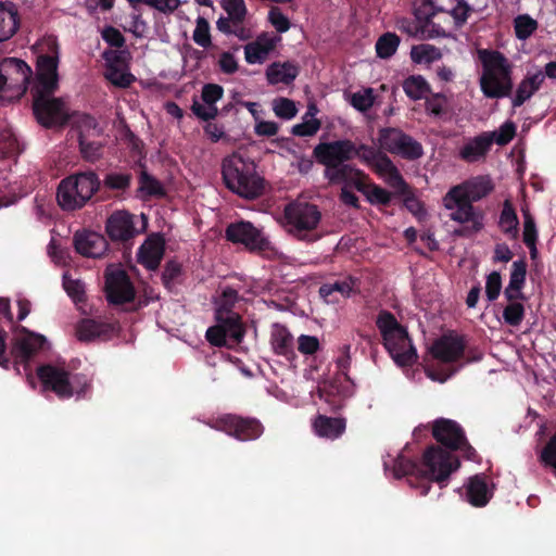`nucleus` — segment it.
<instances>
[{"mask_svg": "<svg viewBox=\"0 0 556 556\" xmlns=\"http://www.w3.org/2000/svg\"><path fill=\"white\" fill-rule=\"evenodd\" d=\"M63 287L66 293L75 301H85V286L80 280L71 279L64 276Z\"/></svg>", "mask_w": 556, "mask_h": 556, "instance_id": "60", "label": "nucleus"}, {"mask_svg": "<svg viewBox=\"0 0 556 556\" xmlns=\"http://www.w3.org/2000/svg\"><path fill=\"white\" fill-rule=\"evenodd\" d=\"M212 429L225 432L238 441H253L264 432V426L255 417L225 414L208 422Z\"/></svg>", "mask_w": 556, "mask_h": 556, "instance_id": "13", "label": "nucleus"}, {"mask_svg": "<svg viewBox=\"0 0 556 556\" xmlns=\"http://www.w3.org/2000/svg\"><path fill=\"white\" fill-rule=\"evenodd\" d=\"M523 215V242L526 245H532L538 240V230L535 222L528 208H522Z\"/></svg>", "mask_w": 556, "mask_h": 556, "instance_id": "55", "label": "nucleus"}, {"mask_svg": "<svg viewBox=\"0 0 556 556\" xmlns=\"http://www.w3.org/2000/svg\"><path fill=\"white\" fill-rule=\"evenodd\" d=\"M225 238L235 244H243L249 251H266L269 248V241L263 232L247 220L229 224L225 229Z\"/></svg>", "mask_w": 556, "mask_h": 556, "instance_id": "18", "label": "nucleus"}, {"mask_svg": "<svg viewBox=\"0 0 556 556\" xmlns=\"http://www.w3.org/2000/svg\"><path fill=\"white\" fill-rule=\"evenodd\" d=\"M224 96V88L217 84H205L202 88L201 98L206 105L216 104Z\"/></svg>", "mask_w": 556, "mask_h": 556, "instance_id": "63", "label": "nucleus"}, {"mask_svg": "<svg viewBox=\"0 0 556 556\" xmlns=\"http://www.w3.org/2000/svg\"><path fill=\"white\" fill-rule=\"evenodd\" d=\"M466 496L472 506H485L492 497V492L488 486L485 477L476 475L469 478L466 485Z\"/></svg>", "mask_w": 556, "mask_h": 556, "instance_id": "29", "label": "nucleus"}, {"mask_svg": "<svg viewBox=\"0 0 556 556\" xmlns=\"http://www.w3.org/2000/svg\"><path fill=\"white\" fill-rule=\"evenodd\" d=\"M367 200L374 205L388 206L392 200V193L387 189L372 184L369 186V190L366 192Z\"/></svg>", "mask_w": 556, "mask_h": 556, "instance_id": "53", "label": "nucleus"}, {"mask_svg": "<svg viewBox=\"0 0 556 556\" xmlns=\"http://www.w3.org/2000/svg\"><path fill=\"white\" fill-rule=\"evenodd\" d=\"M285 218L289 233L296 239L315 242L320 238L316 232L321 220V213L317 205L302 201L289 203L285 207Z\"/></svg>", "mask_w": 556, "mask_h": 556, "instance_id": "9", "label": "nucleus"}, {"mask_svg": "<svg viewBox=\"0 0 556 556\" xmlns=\"http://www.w3.org/2000/svg\"><path fill=\"white\" fill-rule=\"evenodd\" d=\"M165 242L161 236L148 238L139 248L138 261L149 270H155L164 256Z\"/></svg>", "mask_w": 556, "mask_h": 556, "instance_id": "23", "label": "nucleus"}, {"mask_svg": "<svg viewBox=\"0 0 556 556\" xmlns=\"http://www.w3.org/2000/svg\"><path fill=\"white\" fill-rule=\"evenodd\" d=\"M465 350V338L454 331L442 334L434 340L429 349L433 358L445 364L459 361L464 356Z\"/></svg>", "mask_w": 556, "mask_h": 556, "instance_id": "19", "label": "nucleus"}, {"mask_svg": "<svg viewBox=\"0 0 556 556\" xmlns=\"http://www.w3.org/2000/svg\"><path fill=\"white\" fill-rule=\"evenodd\" d=\"M320 121L311 118L292 127L291 134L298 137H312L320 129Z\"/></svg>", "mask_w": 556, "mask_h": 556, "instance_id": "56", "label": "nucleus"}, {"mask_svg": "<svg viewBox=\"0 0 556 556\" xmlns=\"http://www.w3.org/2000/svg\"><path fill=\"white\" fill-rule=\"evenodd\" d=\"M403 89L406 96L412 100H420L430 92V86L420 75H413L403 81Z\"/></svg>", "mask_w": 556, "mask_h": 556, "instance_id": "39", "label": "nucleus"}, {"mask_svg": "<svg viewBox=\"0 0 556 556\" xmlns=\"http://www.w3.org/2000/svg\"><path fill=\"white\" fill-rule=\"evenodd\" d=\"M14 337L11 340L10 354L7 353L8 332L0 330V367L9 370L12 366L21 374V366L25 374L30 372V362L47 343L45 336L30 331L24 326H14Z\"/></svg>", "mask_w": 556, "mask_h": 556, "instance_id": "4", "label": "nucleus"}, {"mask_svg": "<svg viewBox=\"0 0 556 556\" xmlns=\"http://www.w3.org/2000/svg\"><path fill=\"white\" fill-rule=\"evenodd\" d=\"M401 39L395 33L381 35L376 42V53L380 59L391 58L397 50Z\"/></svg>", "mask_w": 556, "mask_h": 556, "instance_id": "40", "label": "nucleus"}, {"mask_svg": "<svg viewBox=\"0 0 556 556\" xmlns=\"http://www.w3.org/2000/svg\"><path fill=\"white\" fill-rule=\"evenodd\" d=\"M339 351L340 355L336 361L338 371L345 378L346 381H350L349 370L352 362L351 344H343Z\"/></svg>", "mask_w": 556, "mask_h": 556, "instance_id": "59", "label": "nucleus"}, {"mask_svg": "<svg viewBox=\"0 0 556 556\" xmlns=\"http://www.w3.org/2000/svg\"><path fill=\"white\" fill-rule=\"evenodd\" d=\"M525 317V307L519 302H510L503 311L504 321L513 327L519 326Z\"/></svg>", "mask_w": 556, "mask_h": 556, "instance_id": "52", "label": "nucleus"}, {"mask_svg": "<svg viewBox=\"0 0 556 556\" xmlns=\"http://www.w3.org/2000/svg\"><path fill=\"white\" fill-rule=\"evenodd\" d=\"M275 48L274 39L258 37L244 46V58L249 64H262Z\"/></svg>", "mask_w": 556, "mask_h": 556, "instance_id": "33", "label": "nucleus"}, {"mask_svg": "<svg viewBox=\"0 0 556 556\" xmlns=\"http://www.w3.org/2000/svg\"><path fill=\"white\" fill-rule=\"evenodd\" d=\"M410 58L418 64L432 63L442 58V52L439 48L432 45L421 43L412 48Z\"/></svg>", "mask_w": 556, "mask_h": 556, "instance_id": "41", "label": "nucleus"}, {"mask_svg": "<svg viewBox=\"0 0 556 556\" xmlns=\"http://www.w3.org/2000/svg\"><path fill=\"white\" fill-rule=\"evenodd\" d=\"M191 111L198 118L205 122L215 119L216 116L218 115V109L216 108L215 104L207 105V108H204L197 99H193Z\"/></svg>", "mask_w": 556, "mask_h": 556, "instance_id": "64", "label": "nucleus"}, {"mask_svg": "<svg viewBox=\"0 0 556 556\" xmlns=\"http://www.w3.org/2000/svg\"><path fill=\"white\" fill-rule=\"evenodd\" d=\"M273 110L278 117L283 119H291L298 113L294 102L288 98H279L275 100Z\"/></svg>", "mask_w": 556, "mask_h": 556, "instance_id": "54", "label": "nucleus"}, {"mask_svg": "<svg viewBox=\"0 0 556 556\" xmlns=\"http://www.w3.org/2000/svg\"><path fill=\"white\" fill-rule=\"evenodd\" d=\"M502 277L498 271H492L486 277L485 294L490 302H494L501 293Z\"/></svg>", "mask_w": 556, "mask_h": 556, "instance_id": "57", "label": "nucleus"}, {"mask_svg": "<svg viewBox=\"0 0 556 556\" xmlns=\"http://www.w3.org/2000/svg\"><path fill=\"white\" fill-rule=\"evenodd\" d=\"M320 349V343L317 337L301 334L298 338V350L303 355H313Z\"/></svg>", "mask_w": 556, "mask_h": 556, "instance_id": "62", "label": "nucleus"}, {"mask_svg": "<svg viewBox=\"0 0 556 556\" xmlns=\"http://www.w3.org/2000/svg\"><path fill=\"white\" fill-rule=\"evenodd\" d=\"M33 71L22 59L4 58L0 61V100H20L28 90Z\"/></svg>", "mask_w": 556, "mask_h": 556, "instance_id": "10", "label": "nucleus"}, {"mask_svg": "<svg viewBox=\"0 0 556 556\" xmlns=\"http://www.w3.org/2000/svg\"><path fill=\"white\" fill-rule=\"evenodd\" d=\"M113 331L112 325L85 318L76 326V336L79 341L90 342L98 338H106Z\"/></svg>", "mask_w": 556, "mask_h": 556, "instance_id": "30", "label": "nucleus"}, {"mask_svg": "<svg viewBox=\"0 0 556 556\" xmlns=\"http://www.w3.org/2000/svg\"><path fill=\"white\" fill-rule=\"evenodd\" d=\"M432 435L438 443L444 446L446 452L459 451L462 455L475 460L476 450L468 442L463 427L453 419L438 418L432 424Z\"/></svg>", "mask_w": 556, "mask_h": 556, "instance_id": "12", "label": "nucleus"}, {"mask_svg": "<svg viewBox=\"0 0 556 556\" xmlns=\"http://www.w3.org/2000/svg\"><path fill=\"white\" fill-rule=\"evenodd\" d=\"M33 97V112L37 122L46 127L52 128L63 126L68 122V114L65 103L60 98H54V93L45 91H30Z\"/></svg>", "mask_w": 556, "mask_h": 556, "instance_id": "14", "label": "nucleus"}, {"mask_svg": "<svg viewBox=\"0 0 556 556\" xmlns=\"http://www.w3.org/2000/svg\"><path fill=\"white\" fill-rule=\"evenodd\" d=\"M18 10L13 2H0V43L11 39L20 28Z\"/></svg>", "mask_w": 556, "mask_h": 556, "instance_id": "27", "label": "nucleus"}, {"mask_svg": "<svg viewBox=\"0 0 556 556\" xmlns=\"http://www.w3.org/2000/svg\"><path fill=\"white\" fill-rule=\"evenodd\" d=\"M192 39L197 45L206 49L212 46L211 27L208 21L203 16L195 20V28Z\"/></svg>", "mask_w": 556, "mask_h": 556, "instance_id": "47", "label": "nucleus"}, {"mask_svg": "<svg viewBox=\"0 0 556 556\" xmlns=\"http://www.w3.org/2000/svg\"><path fill=\"white\" fill-rule=\"evenodd\" d=\"M516 125L511 121L505 122L498 130L484 131L485 136L491 139V146L495 142L498 146L508 144L516 136Z\"/></svg>", "mask_w": 556, "mask_h": 556, "instance_id": "43", "label": "nucleus"}, {"mask_svg": "<svg viewBox=\"0 0 556 556\" xmlns=\"http://www.w3.org/2000/svg\"><path fill=\"white\" fill-rule=\"evenodd\" d=\"M378 141L383 150L408 161L418 160L424 155L421 143L400 128L384 127L379 129Z\"/></svg>", "mask_w": 556, "mask_h": 556, "instance_id": "15", "label": "nucleus"}, {"mask_svg": "<svg viewBox=\"0 0 556 556\" xmlns=\"http://www.w3.org/2000/svg\"><path fill=\"white\" fill-rule=\"evenodd\" d=\"M498 226L505 235L513 239L518 237L519 219L516 210L509 200H505L503 203Z\"/></svg>", "mask_w": 556, "mask_h": 556, "instance_id": "35", "label": "nucleus"}, {"mask_svg": "<svg viewBox=\"0 0 556 556\" xmlns=\"http://www.w3.org/2000/svg\"><path fill=\"white\" fill-rule=\"evenodd\" d=\"M100 187L101 180L93 170L72 174L59 182L58 204L63 211L80 210L100 190Z\"/></svg>", "mask_w": 556, "mask_h": 556, "instance_id": "7", "label": "nucleus"}, {"mask_svg": "<svg viewBox=\"0 0 556 556\" xmlns=\"http://www.w3.org/2000/svg\"><path fill=\"white\" fill-rule=\"evenodd\" d=\"M256 164L250 157L238 152L222 161V178L226 188L248 200L260 198L265 192L266 181L256 170Z\"/></svg>", "mask_w": 556, "mask_h": 556, "instance_id": "3", "label": "nucleus"}, {"mask_svg": "<svg viewBox=\"0 0 556 556\" xmlns=\"http://www.w3.org/2000/svg\"><path fill=\"white\" fill-rule=\"evenodd\" d=\"M59 48L55 42L50 47L49 53L38 55L36 63V77L30 91H45L54 93L59 88Z\"/></svg>", "mask_w": 556, "mask_h": 556, "instance_id": "16", "label": "nucleus"}, {"mask_svg": "<svg viewBox=\"0 0 556 556\" xmlns=\"http://www.w3.org/2000/svg\"><path fill=\"white\" fill-rule=\"evenodd\" d=\"M216 321L224 326L225 336L231 344H239L245 334V328L239 314L217 315Z\"/></svg>", "mask_w": 556, "mask_h": 556, "instance_id": "34", "label": "nucleus"}, {"mask_svg": "<svg viewBox=\"0 0 556 556\" xmlns=\"http://www.w3.org/2000/svg\"><path fill=\"white\" fill-rule=\"evenodd\" d=\"M453 188H459V195L473 204L490 194L494 186L488 176H478Z\"/></svg>", "mask_w": 556, "mask_h": 556, "instance_id": "25", "label": "nucleus"}, {"mask_svg": "<svg viewBox=\"0 0 556 556\" xmlns=\"http://www.w3.org/2000/svg\"><path fill=\"white\" fill-rule=\"evenodd\" d=\"M544 80L545 76L541 71L532 75H527L517 87L515 97L511 100L513 106H521L541 88Z\"/></svg>", "mask_w": 556, "mask_h": 556, "instance_id": "32", "label": "nucleus"}, {"mask_svg": "<svg viewBox=\"0 0 556 556\" xmlns=\"http://www.w3.org/2000/svg\"><path fill=\"white\" fill-rule=\"evenodd\" d=\"M380 152L367 144L357 147L350 139H341L319 142L313 149V157L318 164L325 166L324 177L329 184L353 182L358 191L365 192V186L361 180L365 174L349 162L357 156L371 166Z\"/></svg>", "mask_w": 556, "mask_h": 556, "instance_id": "1", "label": "nucleus"}, {"mask_svg": "<svg viewBox=\"0 0 556 556\" xmlns=\"http://www.w3.org/2000/svg\"><path fill=\"white\" fill-rule=\"evenodd\" d=\"M376 325L381 333L383 346L396 365L406 367L417 362V351L407 330L391 312L381 311L377 316Z\"/></svg>", "mask_w": 556, "mask_h": 556, "instance_id": "6", "label": "nucleus"}, {"mask_svg": "<svg viewBox=\"0 0 556 556\" xmlns=\"http://www.w3.org/2000/svg\"><path fill=\"white\" fill-rule=\"evenodd\" d=\"M102 39L111 47L121 49L125 46L124 35L114 26H105L101 31Z\"/></svg>", "mask_w": 556, "mask_h": 556, "instance_id": "58", "label": "nucleus"}, {"mask_svg": "<svg viewBox=\"0 0 556 556\" xmlns=\"http://www.w3.org/2000/svg\"><path fill=\"white\" fill-rule=\"evenodd\" d=\"M459 191V188H451L443 198V205L452 211L450 214L452 220L463 224L460 228L454 230V233L458 237H470L483 228V214L462 198L458 194Z\"/></svg>", "mask_w": 556, "mask_h": 556, "instance_id": "11", "label": "nucleus"}, {"mask_svg": "<svg viewBox=\"0 0 556 556\" xmlns=\"http://www.w3.org/2000/svg\"><path fill=\"white\" fill-rule=\"evenodd\" d=\"M443 13L441 9H437L432 0H424L421 4L416 8L415 16L419 23L418 30L422 34L424 38L447 37L448 30L444 25L434 22V17Z\"/></svg>", "mask_w": 556, "mask_h": 556, "instance_id": "20", "label": "nucleus"}, {"mask_svg": "<svg viewBox=\"0 0 556 556\" xmlns=\"http://www.w3.org/2000/svg\"><path fill=\"white\" fill-rule=\"evenodd\" d=\"M238 300H239L238 291L231 287H226L222 291L218 299L216 300L215 316L237 314L236 312L232 311V308Z\"/></svg>", "mask_w": 556, "mask_h": 556, "instance_id": "42", "label": "nucleus"}, {"mask_svg": "<svg viewBox=\"0 0 556 556\" xmlns=\"http://www.w3.org/2000/svg\"><path fill=\"white\" fill-rule=\"evenodd\" d=\"M478 59L482 65L480 87L489 99L509 97L513 91V66L508 59L497 50L480 49Z\"/></svg>", "mask_w": 556, "mask_h": 556, "instance_id": "5", "label": "nucleus"}, {"mask_svg": "<svg viewBox=\"0 0 556 556\" xmlns=\"http://www.w3.org/2000/svg\"><path fill=\"white\" fill-rule=\"evenodd\" d=\"M268 21L278 33H286L290 28L289 18L282 13L278 7H273L268 12Z\"/></svg>", "mask_w": 556, "mask_h": 556, "instance_id": "61", "label": "nucleus"}, {"mask_svg": "<svg viewBox=\"0 0 556 556\" xmlns=\"http://www.w3.org/2000/svg\"><path fill=\"white\" fill-rule=\"evenodd\" d=\"M491 150V139L484 132L469 138L459 149L458 156L466 163L483 161Z\"/></svg>", "mask_w": 556, "mask_h": 556, "instance_id": "24", "label": "nucleus"}, {"mask_svg": "<svg viewBox=\"0 0 556 556\" xmlns=\"http://www.w3.org/2000/svg\"><path fill=\"white\" fill-rule=\"evenodd\" d=\"M422 466L425 469L404 455H399L393 460V476L396 479L407 477L410 486L420 489V495L425 496L429 493L432 481L441 489L444 488L452 472L459 468L460 462L441 446L430 445L422 454Z\"/></svg>", "mask_w": 556, "mask_h": 556, "instance_id": "2", "label": "nucleus"}, {"mask_svg": "<svg viewBox=\"0 0 556 556\" xmlns=\"http://www.w3.org/2000/svg\"><path fill=\"white\" fill-rule=\"evenodd\" d=\"M104 292L110 304L122 305L135 300L136 290L128 274L122 268H106Z\"/></svg>", "mask_w": 556, "mask_h": 556, "instance_id": "17", "label": "nucleus"}, {"mask_svg": "<svg viewBox=\"0 0 556 556\" xmlns=\"http://www.w3.org/2000/svg\"><path fill=\"white\" fill-rule=\"evenodd\" d=\"M74 247L85 257H101L108 251L106 239L94 231H81L74 235Z\"/></svg>", "mask_w": 556, "mask_h": 556, "instance_id": "22", "label": "nucleus"}, {"mask_svg": "<svg viewBox=\"0 0 556 556\" xmlns=\"http://www.w3.org/2000/svg\"><path fill=\"white\" fill-rule=\"evenodd\" d=\"M375 102L374 91L371 88L365 89L363 92H354L351 96V105L359 112L368 111Z\"/></svg>", "mask_w": 556, "mask_h": 556, "instance_id": "51", "label": "nucleus"}, {"mask_svg": "<svg viewBox=\"0 0 556 556\" xmlns=\"http://www.w3.org/2000/svg\"><path fill=\"white\" fill-rule=\"evenodd\" d=\"M36 372L42 390L53 392L61 400L70 399L74 394L80 396L89 388V381L85 375H72L61 366L43 364L38 366Z\"/></svg>", "mask_w": 556, "mask_h": 556, "instance_id": "8", "label": "nucleus"}, {"mask_svg": "<svg viewBox=\"0 0 556 556\" xmlns=\"http://www.w3.org/2000/svg\"><path fill=\"white\" fill-rule=\"evenodd\" d=\"M515 35L519 40L528 39L538 28V22L531 16L518 15L514 21Z\"/></svg>", "mask_w": 556, "mask_h": 556, "instance_id": "46", "label": "nucleus"}, {"mask_svg": "<svg viewBox=\"0 0 556 556\" xmlns=\"http://www.w3.org/2000/svg\"><path fill=\"white\" fill-rule=\"evenodd\" d=\"M138 191L148 198H164L166 195V190L162 182L146 170L140 173Z\"/></svg>", "mask_w": 556, "mask_h": 556, "instance_id": "38", "label": "nucleus"}, {"mask_svg": "<svg viewBox=\"0 0 556 556\" xmlns=\"http://www.w3.org/2000/svg\"><path fill=\"white\" fill-rule=\"evenodd\" d=\"M300 74V67L290 61L274 62L266 70V78L269 85H290Z\"/></svg>", "mask_w": 556, "mask_h": 556, "instance_id": "28", "label": "nucleus"}, {"mask_svg": "<svg viewBox=\"0 0 556 556\" xmlns=\"http://www.w3.org/2000/svg\"><path fill=\"white\" fill-rule=\"evenodd\" d=\"M105 231L109 238L115 242H126L138 233L135 228L134 215L126 211L112 213L106 219Z\"/></svg>", "mask_w": 556, "mask_h": 556, "instance_id": "21", "label": "nucleus"}, {"mask_svg": "<svg viewBox=\"0 0 556 556\" xmlns=\"http://www.w3.org/2000/svg\"><path fill=\"white\" fill-rule=\"evenodd\" d=\"M527 277V262L525 258L513 262L509 282L510 289H522Z\"/></svg>", "mask_w": 556, "mask_h": 556, "instance_id": "49", "label": "nucleus"}, {"mask_svg": "<svg viewBox=\"0 0 556 556\" xmlns=\"http://www.w3.org/2000/svg\"><path fill=\"white\" fill-rule=\"evenodd\" d=\"M79 150L84 160L96 162L102 155L103 146L98 141H88L84 135L79 136Z\"/></svg>", "mask_w": 556, "mask_h": 556, "instance_id": "48", "label": "nucleus"}, {"mask_svg": "<svg viewBox=\"0 0 556 556\" xmlns=\"http://www.w3.org/2000/svg\"><path fill=\"white\" fill-rule=\"evenodd\" d=\"M313 428L318 437L334 440L345 431L346 421L341 417L318 415L313 422Z\"/></svg>", "mask_w": 556, "mask_h": 556, "instance_id": "31", "label": "nucleus"}, {"mask_svg": "<svg viewBox=\"0 0 556 556\" xmlns=\"http://www.w3.org/2000/svg\"><path fill=\"white\" fill-rule=\"evenodd\" d=\"M356 278L349 276L345 279L334 281L333 283H324L319 288V294L324 299H329L334 292H338L343 298H350L354 287L356 286Z\"/></svg>", "mask_w": 556, "mask_h": 556, "instance_id": "37", "label": "nucleus"}, {"mask_svg": "<svg viewBox=\"0 0 556 556\" xmlns=\"http://www.w3.org/2000/svg\"><path fill=\"white\" fill-rule=\"evenodd\" d=\"M22 148L12 129L0 125V159L16 157Z\"/></svg>", "mask_w": 556, "mask_h": 556, "instance_id": "36", "label": "nucleus"}, {"mask_svg": "<svg viewBox=\"0 0 556 556\" xmlns=\"http://www.w3.org/2000/svg\"><path fill=\"white\" fill-rule=\"evenodd\" d=\"M132 175L130 173H108L103 179L104 188L113 191H126L131 184Z\"/></svg>", "mask_w": 556, "mask_h": 556, "instance_id": "44", "label": "nucleus"}, {"mask_svg": "<svg viewBox=\"0 0 556 556\" xmlns=\"http://www.w3.org/2000/svg\"><path fill=\"white\" fill-rule=\"evenodd\" d=\"M222 7L233 23L244 22L248 14L244 0H223Z\"/></svg>", "mask_w": 556, "mask_h": 556, "instance_id": "50", "label": "nucleus"}, {"mask_svg": "<svg viewBox=\"0 0 556 556\" xmlns=\"http://www.w3.org/2000/svg\"><path fill=\"white\" fill-rule=\"evenodd\" d=\"M270 345L275 354L291 361L295 358L294 340L289 329L281 324H274L270 333Z\"/></svg>", "mask_w": 556, "mask_h": 556, "instance_id": "26", "label": "nucleus"}, {"mask_svg": "<svg viewBox=\"0 0 556 556\" xmlns=\"http://www.w3.org/2000/svg\"><path fill=\"white\" fill-rule=\"evenodd\" d=\"M181 274V264L176 261H168L165 264L164 270L162 273V282L164 287L170 292L174 291V289L179 283Z\"/></svg>", "mask_w": 556, "mask_h": 556, "instance_id": "45", "label": "nucleus"}]
</instances>
